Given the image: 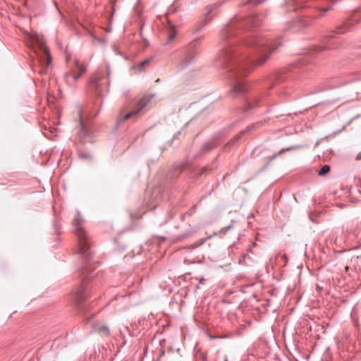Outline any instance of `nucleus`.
Masks as SVG:
<instances>
[{"instance_id":"20e7f679","label":"nucleus","mask_w":361,"mask_h":361,"mask_svg":"<svg viewBox=\"0 0 361 361\" xmlns=\"http://www.w3.org/2000/svg\"><path fill=\"white\" fill-rule=\"evenodd\" d=\"M35 54L37 62L42 66V69L39 71V74H47L52 61L48 47L43 42H40L39 50L35 51Z\"/></svg>"},{"instance_id":"0eeeda50","label":"nucleus","mask_w":361,"mask_h":361,"mask_svg":"<svg viewBox=\"0 0 361 361\" xmlns=\"http://www.w3.org/2000/svg\"><path fill=\"white\" fill-rule=\"evenodd\" d=\"M245 25L244 22L237 23L236 21H232L228 25L223 27L221 32V37L224 39H228L230 37L236 35L235 30L237 27H243Z\"/></svg>"},{"instance_id":"4468645a","label":"nucleus","mask_w":361,"mask_h":361,"mask_svg":"<svg viewBox=\"0 0 361 361\" xmlns=\"http://www.w3.org/2000/svg\"><path fill=\"white\" fill-rule=\"evenodd\" d=\"M330 171V166L329 165H324L319 170L318 174L319 176H324Z\"/></svg>"},{"instance_id":"6e6552de","label":"nucleus","mask_w":361,"mask_h":361,"mask_svg":"<svg viewBox=\"0 0 361 361\" xmlns=\"http://www.w3.org/2000/svg\"><path fill=\"white\" fill-rule=\"evenodd\" d=\"M350 23H345L343 25L337 27V30H334L331 32L329 35V37L334 38L336 37L338 34L344 33L349 28Z\"/></svg>"},{"instance_id":"6ab92c4d","label":"nucleus","mask_w":361,"mask_h":361,"mask_svg":"<svg viewBox=\"0 0 361 361\" xmlns=\"http://www.w3.org/2000/svg\"><path fill=\"white\" fill-rule=\"evenodd\" d=\"M49 132H50V135H49L48 133H47V132H44V134L45 135V136L49 137L50 138L56 136V133L54 130H49Z\"/></svg>"},{"instance_id":"f3484780","label":"nucleus","mask_w":361,"mask_h":361,"mask_svg":"<svg viewBox=\"0 0 361 361\" xmlns=\"http://www.w3.org/2000/svg\"><path fill=\"white\" fill-rule=\"evenodd\" d=\"M257 18L258 17L257 16H255L252 19V26H258L259 25V22L257 21ZM246 21L247 22H250L251 20L250 19H248V20H246Z\"/></svg>"},{"instance_id":"4be33fe9","label":"nucleus","mask_w":361,"mask_h":361,"mask_svg":"<svg viewBox=\"0 0 361 361\" xmlns=\"http://www.w3.org/2000/svg\"><path fill=\"white\" fill-rule=\"evenodd\" d=\"M356 159H357V160L361 159V152L356 156Z\"/></svg>"},{"instance_id":"ddd939ff","label":"nucleus","mask_w":361,"mask_h":361,"mask_svg":"<svg viewBox=\"0 0 361 361\" xmlns=\"http://www.w3.org/2000/svg\"><path fill=\"white\" fill-rule=\"evenodd\" d=\"M78 116H79L81 131H82L83 135H85L86 133H87V130H86V129L85 128V126L83 125V123L82 122V111H81V108H78Z\"/></svg>"},{"instance_id":"aec40b11","label":"nucleus","mask_w":361,"mask_h":361,"mask_svg":"<svg viewBox=\"0 0 361 361\" xmlns=\"http://www.w3.org/2000/svg\"><path fill=\"white\" fill-rule=\"evenodd\" d=\"M338 47L337 44L335 42H331L328 44L325 48L326 49H336Z\"/></svg>"},{"instance_id":"9d476101","label":"nucleus","mask_w":361,"mask_h":361,"mask_svg":"<svg viewBox=\"0 0 361 361\" xmlns=\"http://www.w3.org/2000/svg\"><path fill=\"white\" fill-rule=\"evenodd\" d=\"M169 25V33L168 37L170 41L173 40L176 35V30L175 26L171 23V22H168Z\"/></svg>"},{"instance_id":"423d86ee","label":"nucleus","mask_w":361,"mask_h":361,"mask_svg":"<svg viewBox=\"0 0 361 361\" xmlns=\"http://www.w3.org/2000/svg\"><path fill=\"white\" fill-rule=\"evenodd\" d=\"M198 47L199 42L197 41H193L188 44L182 59V64L183 66H187L192 61L196 56V50Z\"/></svg>"},{"instance_id":"a211bd4d","label":"nucleus","mask_w":361,"mask_h":361,"mask_svg":"<svg viewBox=\"0 0 361 361\" xmlns=\"http://www.w3.org/2000/svg\"><path fill=\"white\" fill-rule=\"evenodd\" d=\"M295 148H296L295 147H287V148H283L279 152L278 154H281L282 153H283L285 152L290 151V150L294 149Z\"/></svg>"},{"instance_id":"f257e3e1","label":"nucleus","mask_w":361,"mask_h":361,"mask_svg":"<svg viewBox=\"0 0 361 361\" xmlns=\"http://www.w3.org/2000/svg\"><path fill=\"white\" fill-rule=\"evenodd\" d=\"M281 42L274 44L270 39L263 37H249L245 42V45L258 51L259 56L256 59H247L243 56L238 58V49L233 46L224 48L219 54L216 66L221 67L226 71L233 72L232 76L235 79L233 88L231 91L234 97L244 94L247 86L242 78L247 75L254 67L264 64L269 58L272 51L276 49Z\"/></svg>"},{"instance_id":"5701e85b","label":"nucleus","mask_w":361,"mask_h":361,"mask_svg":"<svg viewBox=\"0 0 361 361\" xmlns=\"http://www.w3.org/2000/svg\"><path fill=\"white\" fill-rule=\"evenodd\" d=\"M259 125H261L260 123H257L255 125H253V128H257Z\"/></svg>"},{"instance_id":"393cba45","label":"nucleus","mask_w":361,"mask_h":361,"mask_svg":"<svg viewBox=\"0 0 361 361\" xmlns=\"http://www.w3.org/2000/svg\"><path fill=\"white\" fill-rule=\"evenodd\" d=\"M314 16V18H319V17H320L321 16L317 15V16Z\"/></svg>"},{"instance_id":"7ed1b4c3","label":"nucleus","mask_w":361,"mask_h":361,"mask_svg":"<svg viewBox=\"0 0 361 361\" xmlns=\"http://www.w3.org/2000/svg\"><path fill=\"white\" fill-rule=\"evenodd\" d=\"M151 101V97L149 96H144L140 98L136 103L135 107L130 111L123 114V110H121L116 120V124L120 125L121 123L126 121L130 118H137L141 111L147 106Z\"/></svg>"},{"instance_id":"39448f33","label":"nucleus","mask_w":361,"mask_h":361,"mask_svg":"<svg viewBox=\"0 0 361 361\" xmlns=\"http://www.w3.org/2000/svg\"><path fill=\"white\" fill-rule=\"evenodd\" d=\"M86 71V66L81 63L79 59H75L74 66L65 75L66 83L70 86H74L78 79Z\"/></svg>"},{"instance_id":"dca6fc26","label":"nucleus","mask_w":361,"mask_h":361,"mask_svg":"<svg viewBox=\"0 0 361 361\" xmlns=\"http://www.w3.org/2000/svg\"><path fill=\"white\" fill-rule=\"evenodd\" d=\"M97 330H98L99 331L104 334H109V329L107 328V326L103 325L100 327H98L96 329Z\"/></svg>"},{"instance_id":"412c9836","label":"nucleus","mask_w":361,"mask_h":361,"mask_svg":"<svg viewBox=\"0 0 361 361\" xmlns=\"http://www.w3.org/2000/svg\"><path fill=\"white\" fill-rule=\"evenodd\" d=\"M253 4H259L261 2H262V0H250Z\"/></svg>"},{"instance_id":"f03ea898","label":"nucleus","mask_w":361,"mask_h":361,"mask_svg":"<svg viewBox=\"0 0 361 361\" xmlns=\"http://www.w3.org/2000/svg\"><path fill=\"white\" fill-rule=\"evenodd\" d=\"M85 220L81 214H77L73 221V232L77 239L75 252L80 255L84 264V274L85 276L81 281L80 286L71 293V300L77 307H81L86 298L85 295L88 281L92 279L89 269H94V252L92 248V239L84 226Z\"/></svg>"},{"instance_id":"b1692460","label":"nucleus","mask_w":361,"mask_h":361,"mask_svg":"<svg viewBox=\"0 0 361 361\" xmlns=\"http://www.w3.org/2000/svg\"><path fill=\"white\" fill-rule=\"evenodd\" d=\"M251 108H252V106H250V104H249V107L246 108V109H245V111H248V110H249V109H251Z\"/></svg>"},{"instance_id":"2eb2a0df","label":"nucleus","mask_w":361,"mask_h":361,"mask_svg":"<svg viewBox=\"0 0 361 361\" xmlns=\"http://www.w3.org/2000/svg\"><path fill=\"white\" fill-rule=\"evenodd\" d=\"M360 233H361V226L360 227H357L354 231H353V235L357 238L358 240H361V236H360Z\"/></svg>"},{"instance_id":"a878e982","label":"nucleus","mask_w":361,"mask_h":361,"mask_svg":"<svg viewBox=\"0 0 361 361\" xmlns=\"http://www.w3.org/2000/svg\"><path fill=\"white\" fill-rule=\"evenodd\" d=\"M283 259H286V255H283Z\"/></svg>"},{"instance_id":"1a4fd4ad","label":"nucleus","mask_w":361,"mask_h":361,"mask_svg":"<svg viewBox=\"0 0 361 361\" xmlns=\"http://www.w3.org/2000/svg\"><path fill=\"white\" fill-rule=\"evenodd\" d=\"M154 60L153 57H149L145 59L143 61L138 63L135 68L139 70L140 72H142L145 70V67L151 63Z\"/></svg>"},{"instance_id":"f8f14e48","label":"nucleus","mask_w":361,"mask_h":361,"mask_svg":"<svg viewBox=\"0 0 361 361\" xmlns=\"http://www.w3.org/2000/svg\"><path fill=\"white\" fill-rule=\"evenodd\" d=\"M249 252H252V247H250L248 250H247V253H245L243 254L238 259V263L240 264H246V259L248 258V259H250V255H249Z\"/></svg>"},{"instance_id":"bb28decb","label":"nucleus","mask_w":361,"mask_h":361,"mask_svg":"<svg viewBox=\"0 0 361 361\" xmlns=\"http://www.w3.org/2000/svg\"><path fill=\"white\" fill-rule=\"evenodd\" d=\"M360 236H361V232H360Z\"/></svg>"},{"instance_id":"9b49d317","label":"nucleus","mask_w":361,"mask_h":361,"mask_svg":"<svg viewBox=\"0 0 361 361\" xmlns=\"http://www.w3.org/2000/svg\"><path fill=\"white\" fill-rule=\"evenodd\" d=\"M195 233V227L191 226L190 225V228L188 231H186L185 232L183 233L181 235H180L178 237V240H182L183 238H188V237L191 236Z\"/></svg>"}]
</instances>
